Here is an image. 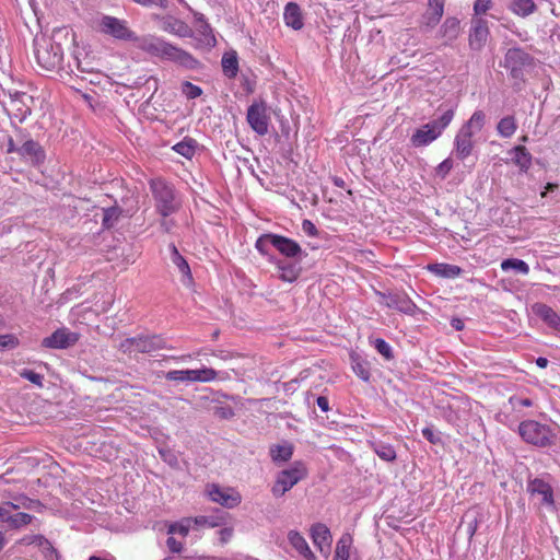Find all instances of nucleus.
<instances>
[{
    "instance_id": "obj_1",
    "label": "nucleus",
    "mask_w": 560,
    "mask_h": 560,
    "mask_svg": "<svg viewBox=\"0 0 560 560\" xmlns=\"http://www.w3.org/2000/svg\"><path fill=\"white\" fill-rule=\"evenodd\" d=\"M137 47L153 57L177 63L186 69H197L199 62L189 52L156 36L138 37Z\"/></svg>"
},
{
    "instance_id": "obj_2",
    "label": "nucleus",
    "mask_w": 560,
    "mask_h": 560,
    "mask_svg": "<svg viewBox=\"0 0 560 560\" xmlns=\"http://www.w3.org/2000/svg\"><path fill=\"white\" fill-rule=\"evenodd\" d=\"M255 248L260 255L267 257V259L269 256H272L270 254V248H275L280 255L288 259L301 260V256L303 254V250L298 242L275 233L261 234L256 240Z\"/></svg>"
},
{
    "instance_id": "obj_3",
    "label": "nucleus",
    "mask_w": 560,
    "mask_h": 560,
    "mask_svg": "<svg viewBox=\"0 0 560 560\" xmlns=\"http://www.w3.org/2000/svg\"><path fill=\"white\" fill-rule=\"evenodd\" d=\"M485 121V113L476 110L469 120L460 127L454 140V153L459 160L464 161L471 154L474 148L472 136L483 128Z\"/></svg>"
},
{
    "instance_id": "obj_4",
    "label": "nucleus",
    "mask_w": 560,
    "mask_h": 560,
    "mask_svg": "<svg viewBox=\"0 0 560 560\" xmlns=\"http://www.w3.org/2000/svg\"><path fill=\"white\" fill-rule=\"evenodd\" d=\"M455 112L453 108L445 110L438 119L431 120L416 129L410 138L415 148L427 147L435 141L452 122Z\"/></svg>"
},
{
    "instance_id": "obj_5",
    "label": "nucleus",
    "mask_w": 560,
    "mask_h": 560,
    "mask_svg": "<svg viewBox=\"0 0 560 560\" xmlns=\"http://www.w3.org/2000/svg\"><path fill=\"white\" fill-rule=\"evenodd\" d=\"M521 438L537 447H548L555 443V432L550 425L536 420H525L518 425Z\"/></svg>"
},
{
    "instance_id": "obj_6",
    "label": "nucleus",
    "mask_w": 560,
    "mask_h": 560,
    "mask_svg": "<svg viewBox=\"0 0 560 560\" xmlns=\"http://www.w3.org/2000/svg\"><path fill=\"white\" fill-rule=\"evenodd\" d=\"M307 477V468L303 462H294L289 468L278 472L276 481L271 487V493L275 498L283 497L301 480Z\"/></svg>"
},
{
    "instance_id": "obj_7",
    "label": "nucleus",
    "mask_w": 560,
    "mask_h": 560,
    "mask_svg": "<svg viewBox=\"0 0 560 560\" xmlns=\"http://www.w3.org/2000/svg\"><path fill=\"white\" fill-rule=\"evenodd\" d=\"M150 188L155 200L158 212L168 217L177 210L174 188L161 178L151 179Z\"/></svg>"
},
{
    "instance_id": "obj_8",
    "label": "nucleus",
    "mask_w": 560,
    "mask_h": 560,
    "mask_svg": "<svg viewBox=\"0 0 560 560\" xmlns=\"http://www.w3.org/2000/svg\"><path fill=\"white\" fill-rule=\"evenodd\" d=\"M35 55L38 63L47 70L59 67L63 59L62 47L49 38L36 40Z\"/></svg>"
},
{
    "instance_id": "obj_9",
    "label": "nucleus",
    "mask_w": 560,
    "mask_h": 560,
    "mask_svg": "<svg viewBox=\"0 0 560 560\" xmlns=\"http://www.w3.org/2000/svg\"><path fill=\"white\" fill-rule=\"evenodd\" d=\"M98 31L118 40H138L137 34L129 28L127 21L112 15H103L100 19Z\"/></svg>"
},
{
    "instance_id": "obj_10",
    "label": "nucleus",
    "mask_w": 560,
    "mask_h": 560,
    "mask_svg": "<svg viewBox=\"0 0 560 560\" xmlns=\"http://www.w3.org/2000/svg\"><path fill=\"white\" fill-rule=\"evenodd\" d=\"M164 347V340L159 336H139L121 341L120 350L128 354L150 353Z\"/></svg>"
},
{
    "instance_id": "obj_11",
    "label": "nucleus",
    "mask_w": 560,
    "mask_h": 560,
    "mask_svg": "<svg viewBox=\"0 0 560 560\" xmlns=\"http://www.w3.org/2000/svg\"><path fill=\"white\" fill-rule=\"evenodd\" d=\"M167 381L194 383V382H212L217 378V371L211 368H202L198 370H172L165 373Z\"/></svg>"
},
{
    "instance_id": "obj_12",
    "label": "nucleus",
    "mask_w": 560,
    "mask_h": 560,
    "mask_svg": "<svg viewBox=\"0 0 560 560\" xmlns=\"http://www.w3.org/2000/svg\"><path fill=\"white\" fill-rule=\"evenodd\" d=\"M208 498L226 509L236 508L242 502L241 493L230 487H220L219 485H208L206 489Z\"/></svg>"
},
{
    "instance_id": "obj_13",
    "label": "nucleus",
    "mask_w": 560,
    "mask_h": 560,
    "mask_svg": "<svg viewBox=\"0 0 560 560\" xmlns=\"http://www.w3.org/2000/svg\"><path fill=\"white\" fill-rule=\"evenodd\" d=\"M529 62V55L521 48L509 49L504 57V67L514 79H521L523 77V69Z\"/></svg>"
},
{
    "instance_id": "obj_14",
    "label": "nucleus",
    "mask_w": 560,
    "mask_h": 560,
    "mask_svg": "<svg viewBox=\"0 0 560 560\" xmlns=\"http://www.w3.org/2000/svg\"><path fill=\"white\" fill-rule=\"evenodd\" d=\"M246 118L252 129L259 136H265L268 132L269 118L264 103L252 104L247 109Z\"/></svg>"
},
{
    "instance_id": "obj_15",
    "label": "nucleus",
    "mask_w": 560,
    "mask_h": 560,
    "mask_svg": "<svg viewBox=\"0 0 560 560\" xmlns=\"http://www.w3.org/2000/svg\"><path fill=\"white\" fill-rule=\"evenodd\" d=\"M79 340L77 332L67 328L57 329L42 341V346L48 349H67Z\"/></svg>"
},
{
    "instance_id": "obj_16",
    "label": "nucleus",
    "mask_w": 560,
    "mask_h": 560,
    "mask_svg": "<svg viewBox=\"0 0 560 560\" xmlns=\"http://www.w3.org/2000/svg\"><path fill=\"white\" fill-rule=\"evenodd\" d=\"M310 533L313 544L316 546L318 551L325 558H328L330 555L332 541L330 529L323 523H315L312 525Z\"/></svg>"
},
{
    "instance_id": "obj_17",
    "label": "nucleus",
    "mask_w": 560,
    "mask_h": 560,
    "mask_svg": "<svg viewBox=\"0 0 560 560\" xmlns=\"http://www.w3.org/2000/svg\"><path fill=\"white\" fill-rule=\"evenodd\" d=\"M40 505L38 500L31 499L26 495H20L14 499V502H4L0 504V522L10 523L12 516V510H19L21 508L27 510H34Z\"/></svg>"
},
{
    "instance_id": "obj_18",
    "label": "nucleus",
    "mask_w": 560,
    "mask_h": 560,
    "mask_svg": "<svg viewBox=\"0 0 560 560\" xmlns=\"http://www.w3.org/2000/svg\"><path fill=\"white\" fill-rule=\"evenodd\" d=\"M532 313L540 318L555 334L560 336V314L545 303H534L530 306Z\"/></svg>"
},
{
    "instance_id": "obj_19",
    "label": "nucleus",
    "mask_w": 560,
    "mask_h": 560,
    "mask_svg": "<svg viewBox=\"0 0 560 560\" xmlns=\"http://www.w3.org/2000/svg\"><path fill=\"white\" fill-rule=\"evenodd\" d=\"M268 261L276 266L280 272L279 278L282 281L292 283L300 277L301 267L299 262L301 260L299 259H295V261H285L275 256H269Z\"/></svg>"
},
{
    "instance_id": "obj_20",
    "label": "nucleus",
    "mask_w": 560,
    "mask_h": 560,
    "mask_svg": "<svg viewBox=\"0 0 560 560\" xmlns=\"http://www.w3.org/2000/svg\"><path fill=\"white\" fill-rule=\"evenodd\" d=\"M528 491L532 495H538L542 505L551 509L555 506L553 491L548 482L536 478L528 483Z\"/></svg>"
},
{
    "instance_id": "obj_21",
    "label": "nucleus",
    "mask_w": 560,
    "mask_h": 560,
    "mask_svg": "<svg viewBox=\"0 0 560 560\" xmlns=\"http://www.w3.org/2000/svg\"><path fill=\"white\" fill-rule=\"evenodd\" d=\"M383 296V304L393 310H397L405 314H412L416 305L415 303L404 293H395Z\"/></svg>"
},
{
    "instance_id": "obj_22",
    "label": "nucleus",
    "mask_w": 560,
    "mask_h": 560,
    "mask_svg": "<svg viewBox=\"0 0 560 560\" xmlns=\"http://www.w3.org/2000/svg\"><path fill=\"white\" fill-rule=\"evenodd\" d=\"M18 154L23 159L30 160L35 165L43 163L46 158L42 145L32 139L25 141L19 148Z\"/></svg>"
},
{
    "instance_id": "obj_23",
    "label": "nucleus",
    "mask_w": 560,
    "mask_h": 560,
    "mask_svg": "<svg viewBox=\"0 0 560 560\" xmlns=\"http://www.w3.org/2000/svg\"><path fill=\"white\" fill-rule=\"evenodd\" d=\"M283 20L288 27L299 31L303 27V14L300 5L295 2H289L284 7Z\"/></svg>"
},
{
    "instance_id": "obj_24",
    "label": "nucleus",
    "mask_w": 560,
    "mask_h": 560,
    "mask_svg": "<svg viewBox=\"0 0 560 560\" xmlns=\"http://www.w3.org/2000/svg\"><path fill=\"white\" fill-rule=\"evenodd\" d=\"M288 540L304 560H316V557L311 550L307 541L298 530H290L288 533Z\"/></svg>"
},
{
    "instance_id": "obj_25",
    "label": "nucleus",
    "mask_w": 560,
    "mask_h": 560,
    "mask_svg": "<svg viewBox=\"0 0 560 560\" xmlns=\"http://www.w3.org/2000/svg\"><path fill=\"white\" fill-rule=\"evenodd\" d=\"M191 522L194 525V530L200 528L220 527L225 524V513L217 511V513L211 515L195 516L191 517Z\"/></svg>"
},
{
    "instance_id": "obj_26",
    "label": "nucleus",
    "mask_w": 560,
    "mask_h": 560,
    "mask_svg": "<svg viewBox=\"0 0 560 560\" xmlns=\"http://www.w3.org/2000/svg\"><path fill=\"white\" fill-rule=\"evenodd\" d=\"M293 444L288 441H283L280 444H273L269 448V455L275 464L287 463L293 455Z\"/></svg>"
},
{
    "instance_id": "obj_27",
    "label": "nucleus",
    "mask_w": 560,
    "mask_h": 560,
    "mask_svg": "<svg viewBox=\"0 0 560 560\" xmlns=\"http://www.w3.org/2000/svg\"><path fill=\"white\" fill-rule=\"evenodd\" d=\"M162 30L178 37L191 36V28L183 21L173 16H166L162 21Z\"/></svg>"
},
{
    "instance_id": "obj_28",
    "label": "nucleus",
    "mask_w": 560,
    "mask_h": 560,
    "mask_svg": "<svg viewBox=\"0 0 560 560\" xmlns=\"http://www.w3.org/2000/svg\"><path fill=\"white\" fill-rule=\"evenodd\" d=\"M488 35L487 22L482 19L477 20L469 36L470 47L472 49H480L485 45Z\"/></svg>"
},
{
    "instance_id": "obj_29",
    "label": "nucleus",
    "mask_w": 560,
    "mask_h": 560,
    "mask_svg": "<svg viewBox=\"0 0 560 560\" xmlns=\"http://www.w3.org/2000/svg\"><path fill=\"white\" fill-rule=\"evenodd\" d=\"M427 269L434 276L445 279H455L463 273V269L459 266L445 262L430 264L427 266Z\"/></svg>"
},
{
    "instance_id": "obj_30",
    "label": "nucleus",
    "mask_w": 560,
    "mask_h": 560,
    "mask_svg": "<svg viewBox=\"0 0 560 560\" xmlns=\"http://www.w3.org/2000/svg\"><path fill=\"white\" fill-rule=\"evenodd\" d=\"M512 161L521 172L526 173L532 166V154L523 145H516L511 151Z\"/></svg>"
},
{
    "instance_id": "obj_31",
    "label": "nucleus",
    "mask_w": 560,
    "mask_h": 560,
    "mask_svg": "<svg viewBox=\"0 0 560 560\" xmlns=\"http://www.w3.org/2000/svg\"><path fill=\"white\" fill-rule=\"evenodd\" d=\"M167 535H178L183 538L187 537L190 530H194L191 517H183L176 522L166 523Z\"/></svg>"
},
{
    "instance_id": "obj_32",
    "label": "nucleus",
    "mask_w": 560,
    "mask_h": 560,
    "mask_svg": "<svg viewBox=\"0 0 560 560\" xmlns=\"http://www.w3.org/2000/svg\"><path fill=\"white\" fill-rule=\"evenodd\" d=\"M170 249H171V254H172L171 255L172 262L178 268V270L180 271V273L184 277L183 282L184 283L190 282L192 280V277H191V271H190V267H189L188 262L179 254L177 247L174 244L170 245Z\"/></svg>"
},
{
    "instance_id": "obj_33",
    "label": "nucleus",
    "mask_w": 560,
    "mask_h": 560,
    "mask_svg": "<svg viewBox=\"0 0 560 560\" xmlns=\"http://www.w3.org/2000/svg\"><path fill=\"white\" fill-rule=\"evenodd\" d=\"M352 542L353 539L349 533L342 534L336 544L332 560H349Z\"/></svg>"
},
{
    "instance_id": "obj_34",
    "label": "nucleus",
    "mask_w": 560,
    "mask_h": 560,
    "mask_svg": "<svg viewBox=\"0 0 560 560\" xmlns=\"http://www.w3.org/2000/svg\"><path fill=\"white\" fill-rule=\"evenodd\" d=\"M221 65H222V71L225 77H228L229 79H233L237 75L238 58H237V54L234 50L228 51L223 55Z\"/></svg>"
},
{
    "instance_id": "obj_35",
    "label": "nucleus",
    "mask_w": 560,
    "mask_h": 560,
    "mask_svg": "<svg viewBox=\"0 0 560 560\" xmlns=\"http://www.w3.org/2000/svg\"><path fill=\"white\" fill-rule=\"evenodd\" d=\"M350 359L351 368L354 374L362 381L368 382L371 377V372L368 362L357 354H351Z\"/></svg>"
},
{
    "instance_id": "obj_36",
    "label": "nucleus",
    "mask_w": 560,
    "mask_h": 560,
    "mask_svg": "<svg viewBox=\"0 0 560 560\" xmlns=\"http://www.w3.org/2000/svg\"><path fill=\"white\" fill-rule=\"evenodd\" d=\"M517 129L516 120L513 116H505L500 119L497 131L502 138H511Z\"/></svg>"
},
{
    "instance_id": "obj_37",
    "label": "nucleus",
    "mask_w": 560,
    "mask_h": 560,
    "mask_svg": "<svg viewBox=\"0 0 560 560\" xmlns=\"http://www.w3.org/2000/svg\"><path fill=\"white\" fill-rule=\"evenodd\" d=\"M465 517L468 520L466 533L468 535V539L471 540L482 521V513L479 510H471L465 514Z\"/></svg>"
},
{
    "instance_id": "obj_38",
    "label": "nucleus",
    "mask_w": 560,
    "mask_h": 560,
    "mask_svg": "<svg viewBox=\"0 0 560 560\" xmlns=\"http://www.w3.org/2000/svg\"><path fill=\"white\" fill-rule=\"evenodd\" d=\"M371 446L381 459L385 462H393L396 459V451L390 444L372 442Z\"/></svg>"
},
{
    "instance_id": "obj_39",
    "label": "nucleus",
    "mask_w": 560,
    "mask_h": 560,
    "mask_svg": "<svg viewBox=\"0 0 560 560\" xmlns=\"http://www.w3.org/2000/svg\"><path fill=\"white\" fill-rule=\"evenodd\" d=\"M197 141L191 138H185L173 147V150L186 159H191L196 153Z\"/></svg>"
},
{
    "instance_id": "obj_40",
    "label": "nucleus",
    "mask_w": 560,
    "mask_h": 560,
    "mask_svg": "<svg viewBox=\"0 0 560 560\" xmlns=\"http://www.w3.org/2000/svg\"><path fill=\"white\" fill-rule=\"evenodd\" d=\"M511 10L520 16H528L536 10L535 0H513Z\"/></svg>"
},
{
    "instance_id": "obj_41",
    "label": "nucleus",
    "mask_w": 560,
    "mask_h": 560,
    "mask_svg": "<svg viewBox=\"0 0 560 560\" xmlns=\"http://www.w3.org/2000/svg\"><path fill=\"white\" fill-rule=\"evenodd\" d=\"M502 271L514 270L521 275H528L529 266L526 261L518 258H509L504 259L501 262Z\"/></svg>"
},
{
    "instance_id": "obj_42",
    "label": "nucleus",
    "mask_w": 560,
    "mask_h": 560,
    "mask_svg": "<svg viewBox=\"0 0 560 560\" xmlns=\"http://www.w3.org/2000/svg\"><path fill=\"white\" fill-rule=\"evenodd\" d=\"M195 24L197 31L202 35L207 44L215 43L214 36L210 25L207 23L205 16L200 13L195 14Z\"/></svg>"
},
{
    "instance_id": "obj_43",
    "label": "nucleus",
    "mask_w": 560,
    "mask_h": 560,
    "mask_svg": "<svg viewBox=\"0 0 560 560\" xmlns=\"http://www.w3.org/2000/svg\"><path fill=\"white\" fill-rule=\"evenodd\" d=\"M458 33H459V21L456 18H447L441 27L442 36L452 40L457 37Z\"/></svg>"
},
{
    "instance_id": "obj_44",
    "label": "nucleus",
    "mask_w": 560,
    "mask_h": 560,
    "mask_svg": "<svg viewBox=\"0 0 560 560\" xmlns=\"http://www.w3.org/2000/svg\"><path fill=\"white\" fill-rule=\"evenodd\" d=\"M34 516L24 512H19L15 514H12L9 526L11 528H21L25 525H28L33 522Z\"/></svg>"
},
{
    "instance_id": "obj_45",
    "label": "nucleus",
    "mask_w": 560,
    "mask_h": 560,
    "mask_svg": "<svg viewBox=\"0 0 560 560\" xmlns=\"http://www.w3.org/2000/svg\"><path fill=\"white\" fill-rule=\"evenodd\" d=\"M19 345L20 340L14 334L0 335V351L13 350Z\"/></svg>"
},
{
    "instance_id": "obj_46",
    "label": "nucleus",
    "mask_w": 560,
    "mask_h": 560,
    "mask_svg": "<svg viewBox=\"0 0 560 560\" xmlns=\"http://www.w3.org/2000/svg\"><path fill=\"white\" fill-rule=\"evenodd\" d=\"M182 92L183 94L189 98L194 100L199 97L202 94V90L200 86L192 84L191 82H184L182 85Z\"/></svg>"
},
{
    "instance_id": "obj_47",
    "label": "nucleus",
    "mask_w": 560,
    "mask_h": 560,
    "mask_svg": "<svg viewBox=\"0 0 560 560\" xmlns=\"http://www.w3.org/2000/svg\"><path fill=\"white\" fill-rule=\"evenodd\" d=\"M20 376L30 381L31 383H33L34 385H36L38 387L44 386V384H43L44 375L36 373L33 370L24 369L20 372Z\"/></svg>"
},
{
    "instance_id": "obj_48",
    "label": "nucleus",
    "mask_w": 560,
    "mask_h": 560,
    "mask_svg": "<svg viewBox=\"0 0 560 560\" xmlns=\"http://www.w3.org/2000/svg\"><path fill=\"white\" fill-rule=\"evenodd\" d=\"M374 348L377 350L380 354H382L385 359H393V350L390 345L382 338H377L374 340Z\"/></svg>"
},
{
    "instance_id": "obj_49",
    "label": "nucleus",
    "mask_w": 560,
    "mask_h": 560,
    "mask_svg": "<svg viewBox=\"0 0 560 560\" xmlns=\"http://www.w3.org/2000/svg\"><path fill=\"white\" fill-rule=\"evenodd\" d=\"M174 536L175 535H168L166 547L172 553H180L184 550L185 544L177 540Z\"/></svg>"
},
{
    "instance_id": "obj_50",
    "label": "nucleus",
    "mask_w": 560,
    "mask_h": 560,
    "mask_svg": "<svg viewBox=\"0 0 560 560\" xmlns=\"http://www.w3.org/2000/svg\"><path fill=\"white\" fill-rule=\"evenodd\" d=\"M443 15L434 14L433 12L427 11L422 16V24L427 27H434L439 24Z\"/></svg>"
},
{
    "instance_id": "obj_51",
    "label": "nucleus",
    "mask_w": 560,
    "mask_h": 560,
    "mask_svg": "<svg viewBox=\"0 0 560 560\" xmlns=\"http://www.w3.org/2000/svg\"><path fill=\"white\" fill-rule=\"evenodd\" d=\"M510 405L513 409H517L520 407H532L533 400L530 398H523L520 396H511L509 399Z\"/></svg>"
},
{
    "instance_id": "obj_52",
    "label": "nucleus",
    "mask_w": 560,
    "mask_h": 560,
    "mask_svg": "<svg viewBox=\"0 0 560 560\" xmlns=\"http://www.w3.org/2000/svg\"><path fill=\"white\" fill-rule=\"evenodd\" d=\"M453 168V161L451 158L443 160L436 167V173L442 178H445Z\"/></svg>"
},
{
    "instance_id": "obj_53",
    "label": "nucleus",
    "mask_w": 560,
    "mask_h": 560,
    "mask_svg": "<svg viewBox=\"0 0 560 560\" xmlns=\"http://www.w3.org/2000/svg\"><path fill=\"white\" fill-rule=\"evenodd\" d=\"M445 0H428V11L443 15Z\"/></svg>"
},
{
    "instance_id": "obj_54",
    "label": "nucleus",
    "mask_w": 560,
    "mask_h": 560,
    "mask_svg": "<svg viewBox=\"0 0 560 560\" xmlns=\"http://www.w3.org/2000/svg\"><path fill=\"white\" fill-rule=\"evenodd\" d=\"M302 231L307 235V236H312V237H315L318 235V230L317 228L315 226V224L311 221V220H307V219H304L302 221Z\"/></svg>"
},
{
    "instance_id": "obj_55",
    "label": "nucleus",
    "mask_w": 560,
    "mask_h": 560,
    "mask_svg": "<svg viewBox=\"0 0 560 560\" xmlns=\"http://www.w3.org/2000/svg\"><path fill=\"white\" fill-rule=\"evenodd\" d=\"M491 7V0H476L474 4V11L476 14L486 13Z\"/></svg>"
},
{
    "instance_id": "obj_56",
    "label": "nucleus",
    "mask_w": 560,
    "mask_h": 560,
    "mask_svg": "<svg viewBox=\"0 0 560 560\" xmlns=\"http://www.w3.org/2000/svg\"><path fill=\"white\" fill-rule=\"evenodd\" d=\"M135 2L144 5V7H152L158 5L161 8L167 7V0H133Z\"/></svg>"
},
{
    "instance_id": "obj_57",
    "label": "nucleus",
    "mask_w": 560,
    "mask_h": 560,
    "mask_svg": "<svg viewBox=\"0 0 560 560\" xmlns=\"http://www.w3.org/2000/svg\"><path fill=\"white\" fill-rule=\"evenodd\" d=\"M316 404H317L318 408L323 412H328L329 411V401H328L327 397L318 396L317 399H316Z\"/></svg>"
},
{
    "instance_id": "obj_58",
    "label": "nucleus",
    "mask_w": 560,
    "mask_h": 560,
    "mask_svg": "<svg viewBox=\"0 0 560 560\" xmlns=\"http://www.w3.org/2000/svg\"><path fill=\"white\" fill-rule=\"evenodd\" d=\"M219 534H220V540H221V542L225 544V542H228V541L231 539V537H232V535H233V530H232L231 528H226V527H225V528H222V529L219 532Z\"/></svg>"
},
{
    "instance_id": "obj_59",
    "label": "nucleus",
    "mask_w": 560,
    "mask_h": 560,
    "mask_svg": "<svg viewBox=\"0 0 560 560\" xmlns=\"http://www.w3.org/2000/svg\"><path fill=\"white\" fill-rule=\"evenodd\" d=\"M18 150H19V148H16L13 138L9 137L8 141H7V153H13V152L18 153Z\"/></svg>"
},
{
    "instance_id": "obj_60",
    "label": "nucleus",
    "mask_w": 560,
    "mask_h": 560,
    "mask_svg": "<svg viewBox=\"0 0 560 560\" xmlns=\"http://www.w3.org/2000/svg\"><path fill=\"white\" fill-rule=\"evenodd\" d=\"M422 435H423V436H424L429 442H431V443H435V441H436V440L434 439V434H433L432 430H431V429H429V428H424V429L422 430Z\"/></svg>"
},
{
    "instance_id": "obj_61",
    "label": "nucleus",
    "mask_w": 560,
    "mask_h": 560,
    "mask_svg": "<svg viewBox=\"0 0 560 560\" xmlns=\"http://www.w3.org/2000/svg\"><path fill=\"white\" fill-rule=\"evenodd\" d=\"M451 325L455 330H462L464 328V323L459 318H453Z\"/></svg>"
},
{
    "instance_id": "obj_62",
    "label": "nucleus",
    "mask_w": 560,
    "mask_h": 560,
    "mask_svg": "<svg viewBox=\"0 0 560 560\" xmlns=\"http://www.w3.org/2000/svg\"><path fill=\"white\" fill-rule=\"evenodd\" d=\"M548 363H549V361H548V359H547V358L538 357V358L536 359V364H537V366H539L540 369H545V368H547Z\"/></svg>"
},
{
    "instance_id": "obj_63",
    "label": "nucleus",
    "mask_w": 560,
    "mask_h": 560,
    "mask_svg": "<svg viewBox=\"0 0 560 560\" xmlns=\"http://www.w3.org/2000/svg\"><path fill=\"white\" fill-rule=\"evenodd\" d=\"M112 212H114V210H107L105 212V215H104V224H107V221L109 220V218H112Z\"/></svg>"
},
{
    "instance_id": "obj_64",
    "label": "nucleus",
    "mask_w": 560,
    "mask_h": 560,
    "mask_svg": "<svg viewBox=\"0 0 560 560\" xmlns=\"http://www.w3.org/2000/svg\"><path fill=\"white\" fill-rule=\"evenodd\" d=\"M334 184H335L336 186H338V187H343V184H345V183H343V180H342L341 178L336 177V178L334 179Z\"/></svg>"
}]
</instances>
